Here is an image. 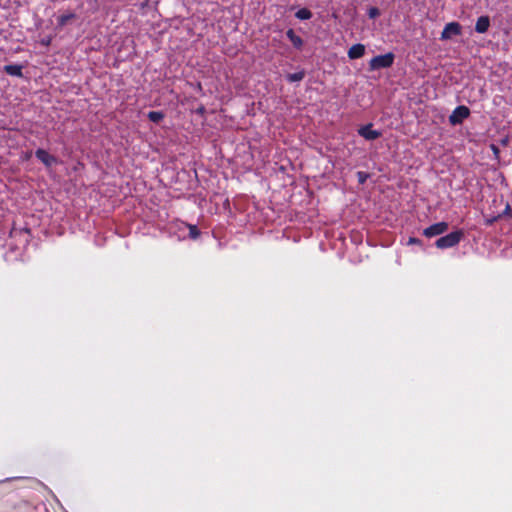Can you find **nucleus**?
<instances>
[{
	"instance_id": "f3484780",
	"label": "nucleus",
	"mask_w": 512,
	"mask_h": 512,
	"mask_svg": "<svg viewBox=\"0 0 512 512\" xmlns=\"http://www.w3.org/2000/svg\"><path fill=\"white\" fill-rule=\"evenodd\" d=\"M498 215L500 218L506 217V216L512 217V209H511L510 205L506 204L505 209Z\"/></svg>"
},
{
	"instance_id": "aec40b11",
	"label": "nucleus",
	"mask_w": 512,
	"mask_h": 512,
	"mask_svg": "<svg viewBox=\"0 0 512 512\" xmlns=\"http://www.w3.org/2000/svg\"><path fill=\"white\" fill-rule=\"evenodd\" d=\"M357 176H358V181L361 184H363L366 181L367 177H368V175L365 172H362V171H359L357 173Z\"/></svg>"
},
{
	"instance_id": "dca6fc26",
	"label": "nucleus",
	"mask_w": 512,
	"mask_h": 512,
	"mask_svg": "<svg viewBox=\"0 0 512 512\" xmlns=\"http://www.w3.org/2000/svg\"><path fill=\"white\" fill-rule=\"evenodd\" d=\"M189 235L192 239H196L200 235V231L198 230L197 226H189Z\"/></svg>"
},
{
	"instance_id": "4468645a",
	"label": "nucleus",
	"mask_w": 512,
	"mask_h": 512,
	"mask_svg": "<svg viewBox=\"0 0 512 512\" xmlns=\"http://www.w3.org/2000/svg\"><path fill=\"white\" fill-rule=\"evenodd\" d=\"M304 77H305L304 70L295 72V73H290L286 76V78L289 82H299V81H302L304 79Z\"/></svg>"
},
{
	"instance_id": "39448f33",
	"label": "nucleus",
	"mask_w": 512,
	"mask_h": 512,
	"mask_svg": "<svg viewBox=\"0 0 512 512\" xmlns=\"http://www.w3.org/2000/svg\"><path fill=\"white\" fill-rule=\"evenodd\" d=\"M448 228H449V225L447 222H444V221L437 222V223L432 224L429 227L425 228L423 230V235L428 238H431V237L438 236V235L445 233L448 230Z\"/></svg>"
},
{
	"instance_id": "7ed1b4c3",
	"label": "nucleus",
	"mask_w": 512,
	"mask_h": 512,
	"mask_svg": "<svg viewBox=\"0 0 512 512\" xmlns=\"http://www.w3.org/2000/svg\"><path fill=\"white\" fill-rule=\"evenodd\" d=\"M470 115V110L468 107L464 105L457 106L452 114L449 116V122L452 125H458L463 122L464 119L468 118Z\"/></svg>"
},
{
	"instance_id": "0eeeda50",
	"label": "nucleus",
	"mask_w": 512,
	"mask_h": 512,
	"mask_svg": "<svg viewBox=\"0 0 512 512\" xmlns=\"http://www.w3.org/2000/svg\"><path fill=\"white\" fill-rule=\"evenodd\" d=\"M358 134L366 140H376L381 136V132L372 129V124H367L358 129Z\"/></svg>"
},
{
	"instance_id": "423d86ee",
	"label": "nucleus",
	"mask_w": 512,
	"mask_h": 512,
	"mask_svg": "<svg viewBox=\"0 0 512 512\" xmlns=\"http://www.w3.org/2000/svg\"><path fill=\"white\" fill-rule=\"evenodd\" d=\"M35 156L46 167H51L52 165L57 163V158L55 156L49 154L46 150L41 148L35 151Z\"/></svg>"
},
{
	"instance_id": "f257e3e1",
	"label": "nucleus",
	"mask_w": 512,
	"mask_h": 512,
	"mask_svg": "<svg viewBox=\"0 0 512 512\" xmlns=\"http://www.w3.org/2000/svg\"><path fill=\"white\" fill-rule=\"evenodd\" d=\"M463 237L464 232L459 229L445 236L440 237L439 239L436 240L435 245L439 249L452 248L458 245Z\"/></svg>"
},
{
	"instance_id": "1a4fd4ad",
	"label": "nucleus",
	"mask_w": 512,
	"mask_h": 512,
	"mask_svg": "<svg viewBox=\"0 0 512 512\" xmlns=\"http://www.w3.org/2000/svg\"><path fill=\"white\" fill-rule=\"evenodd\" d=\"M365 53V46L363 44H354L348 50V57L350 59L361 58Z\"/></svg>"
},
{
	"instance_id": "4be33fe9",
	"label": "nucleus",
	"mask_w": 512,
	"mask_h": 512,
	"mask_svg": "<svg viewBox=\"0 0 512 512\" xmlns=\"http://www.w3.org/2000/svg\"><path fill=\"white\" fill-rule=\"evenodd\" d=\"M421 241L417 238H414V237H410L409 240H408V243L409 244H419Z\"/></svg>"
},
{
	"instance_id": "412c9836",
	"label": "nucleus",
	"mask_w": 512,
	"mask_h": 512,
	"mask_svg": "<svg viewBox=\"0 0 512 512\" xmlns=\"http://www.w3.org/2000/svg\"><path fill=\"white\" fill-rule=\"evenodd\" d=\"M491 149H492V151H493L494 155H495L496 157H498V155H499V153H500L499 148H498L496 145L492 144V145H491Z\"/></svg>"
},
{
	"instance_id": "9d476101",
	"label": "nucleus",
	"mask_w": 512,
	"mask_h": 512,
	"mask_svg": "<svg viewBox=\"0 0 512 512\" xmlns=\"http://www.w3.org/2000/svg\"><path fill=\"white\" fill-rule=\"evenodd\" d=\"M3 69L10 76H15V77L23 76V73H22L23 66L22 65L9 64V65H5Z\"/></svg>"
},
{
	"instance_id": "6e6552de",
	"label": "nucleus",
	"mask_w": 512,
	"mask_h": 512,
	"mask_svg": "<svg viewBox=\"0 0 512 512\" xmlns=\"http://www.w3.org/2000/svg\"><path fill=\"white\" fill-rule=\"evenodd\" d=\"M490 27V18L488 16H480L475 24V31L477 33L483 34L488 31Z\"/></svg>"
},
{
	"instance_id": "ddd939ff",
	"label": "nucleus",
	"mask_w": 512,
	"mask_h": 512,
	"mask_svg": "<svg viewBox=\"0 0 512 512\" xmlns=\"http://www.w3.org/2000/svg\"><path fill=\"white\" fill-rule=\"evenodd\" d=\"M147 117L151 122L159 123L164 119V113L161 111H150L148 112Z\"/></svg>"
},
{
	"instance_id": "20e7f679",
	"label": "nucleus",
	"mask_w": 512,
	"mask_h": 512,
	"mask_svg": "<svg viewBox=\"0 0 512 512\" xmlns=\"http://www.w3.org/2000/svg\"><path fill=\"white\" fill-rule=\"evenodd\" d=\"M462 33V26L458 22L447 23L441 32L442 41L449 40L453 36H459Z\"/></svg>"
},
{
	"instance_id": "2eb2a0df",
	"label": "nucleus",
	"mask_w": 512,
	"mask_h": 512,
	"mask_svg": "<svg viewBox=\"0 0 512 512\" xmlns=\"http://www.w3.org/2000/svg\"><path fill=\"white\" fill-rule=\"evenodd\" d=\"M295 16L300 20H308L312 17V12L307 8H301L295 13Z\"/></svg>"
},
{
	"instance_id": "a211bd4d",
	"label": "nucleus",
	"mask_w": 512,
	"mask_h": 512,
	"mask_svg": "<svg viewBox=\"0 0 512 512\" xmlns=\"http://www.w3.org/2000/svg\"><path fill=\"white\" fill-rule=\"evenodd\" d=\"M380 12H379V9L376 8V7H372L369 9L368 11V15L371 19H374L376 18L377 16H379Z\"/></svg>"
},
{
	"instance_id": "f8f14e48",
	"label": "nucleus",
	"mask_w": 512,
	"mask_h": 512,
	"mask_svg": "<svg viewBox=\"0 0 512 512\" xmlns=\"http://www.w3.org/2000/svg\"><path fill=\"white\" fill-rule=\"evenodd\" d=\"M76 17L75 13L69 12L67 14H62L57 18V23L60 27L65 26L70 20Z\"/></svg>"
},
{
	"instance_id": "9b49d317",
	"label": "nucleus",
	"mask_w": 512,
	"mask_h": 512,
	"mask_svg": "<svg viewBox=\"0 0 512 512\" xmlns=\"http://www.w3.org/2000/svg\"><path fill=\"white\" fill-rule=\"evenodd\" d=\"M287 38L291 41L292 45L297 48L301 49L303 46V40L300 36H298L293 29H288L286 31Z\"/></svg>"
},
{
	"instance_id": "f03ea898",
	"label": "nucleus",
	"mask_w": 512,
	"mask_h": 512,
	"mask_svg": "<svg viewBox=\"0 0 512 512\" xmlns=\"http://www.w3.org/2000/svg\"><path fill=\"white\" fill-rule=\"evenodd\" d=\"M394 60L395 55L392 52H388L383 55H377L370 60L369 68L370 70L389 68L393 65Z\"/></svg>"
},
{
	"instance_id": "6ab92c4d",
	"label": "nucleus",
	"mask_w": 512,
	"mask_h": 512,
	"mask_svg": "<svg viewBox=\"0 0 512 512\" xmlns=\"http://www.w3.org/2000/svg\"><path fill=\"white\" fill-rule=\"evenodd\" d=\"M499 219H500L499 215H497V216H492V217H487V218L485 219V224H486L487 226H491V225H493V224H494L497 220H499Z\"/></svg>"
},
{
	"instance_id": "5701e85b",
	"label": "nucleus",
	"mask_w": 512,
	"mask_h": 512,
	"mask_svg": "<svg viewBox=\"0 0 512 512\" xmlns=\"http://www.w3.org/2000/svg\"><path fill=\"white\" fill-rule=\"evenodd\" d=\"M200 113H203L204 112V108L201 107L199 110H198Z\"/></svg>"
}]
</instances>
